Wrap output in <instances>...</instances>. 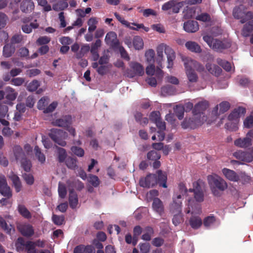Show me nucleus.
Here are the masks:
<instances>
[{
	"mask_svg": "<svg viewBox=\"0 0 253 253\" xmlns=\"http://www.w3.org/2000/svg\"><path fill=\"white\" fill-rule=\"evenodd\" d=\"M207 180L211 192L215 196H220L222 192L227 188L226 181L216 174L208 175Z\"/></svg>",
	"mask_w": 253,
	"mask_h": 253,
	"instance_id": "obj_4",
	"label": "nucleus"
},
{
	"mask_svg": "<svg viewBox=\"0 0 253 253\" xmlns=\"http://www.w3.org/2000/svg\"><path fill=\"white\" fill-rule=\"evenodd\" d=\"M9 178L12 180L16 192H19L21 189V183L19 177L14 173L9 174Z\"/></svg>",
	"mask_w": 253,
	"mask_h": 253,
	"instance_id": "obj_24",
	"label": "nucleus"
},
{
	"mask_svg": "<svg viewBox=\"0 0 253 253\" xmlns=\"http://www.w3.org/2000/svg\"><path fill=\"white\" fill-rule=\"evenodd\" d=\"M49 135L55 143L59 145L65 146L66 145V142L64 140L67 138L68 135L63 130L53 128L51 129Z\"/></svg>",
	"mask_w": 253,
	"mask_h": 253,
	"instance_id": "obj_9",
	"label": "nucleus"
},
{
	"mask_svg": "<svg viewBox=\"0 0 253 253\" xmlns=\"http://www.w3.org/2000/svg\"><path fill=\"white\" fill-rule=\"evenodd\" d=\"M203 40L211 48L217 51H221L226 49L229 47L231 44V42L229 40L220 41L209 36H204Z\"/></svg>",
	"mask_w": 253,
	"mask_h": 253,
	"instance_id": "obj_6",
	"label": "nucleus"
},
{
	"mask_svg": "<svg viewBox=\"0 0 253 253\" xmlns=\"http://www.w3.org/2000/svg\"><path fill=\"white\" fill-rule=\"evenodd\" d=\"M146 73L148 76L155 75L158 79H161L163 76L162 70L159 68H157L156 69L153 64H151L146 67Z\"/></svg>",
	"mask_w": 253,
	"mask_h": 253,
	"instance_id": "obj_19",
	"label": "nucleus"
},
{
	"mask_svg": "<svg viewBox=\"0 0 253 253\" xmlns=\"http://www.w3.org/2000/svg\"><path fill=\"white\" fill-rule=\"evenodd\" d=\"M0 226L7 233L10 234L14 229L11 225H7L2 217L0 216Z\"/></svg>",
	"mask_w": 253,
	"mask_h": 253,
	"instance_id": "obj_37",
	"label": "nucleus"
},
{
	"mask_svg": "<svg viewBox=\"0 0 253 253\" xmlns=\"http://www.w3.org/2000/svg\"><path fill=\"white\" fill-rule=\"evenodd\" d=\"M253 30V20H251L246 24L242 30V35L244 37L249 35Z\"/></svg>",
	"mask_w": 253,
	"mask_h": 253,
	"instance_id": "obj_38",
	"label": "nucleus"
},
{
	"mask_svg": "<svg viewBox=\"0 0 253 253\" xmlns=\"http://www.w3.org/2000/svg\"><path fill=\"white\" fill-rule=\"evenodd\" d=\"M26 245V242L25 241L24 239L22 238H19L16 243L15 247L18 251H23L25 250Z\"/></svg>",
	"mask_w": 253,
	"mask_h": 253,
	"instance_id": "obj_42",
	"label": "nucleus"
},
{
	"mask_svg": "<svg viewBox=\"0 0 253 253\" xmlns=\"http://www.w3.org/2000/svg\"><path fill=\"white\" fill-rule=\"evenodd\" d=\"M105 41L107 44L112 45L117 41V35L114 32H110L106 36Z\"/></svg>",
	"mask_w": 253,
	"mask_h": 253,
	"instance_id": "obj_35",
	"label": "nucleus"
},
{
	"mask_svg": "<svg viewBox=\"0 0 253 253\" xmlns=\"http://www.w3.org/2000/svg\"><path fill=\"white\" fill-rule=\"evenodd\" d=\"M56 152L58 158H66L67 156L65 150L62 148L56 147Z\"/></svg>",
	"mask_w": 253,
	"mask_h": 253,
	"instance_id": "obj_61",
	"label": "nucleus"
},
{
	"mask_svg": "<svg viewBox=\"0 0 253 253\" xmlns=\"http://www.w3.org/2000/svg\"><path fill=\"white\" fill-rule=\"evenodd\" d=\"M71 151L73 154L79 157H82L84 155V150L77 146H73L71 148Z\"/></svg>",
	"mask_w": 253,
	"mask_h": 253,
	"instance_id": "obj_56",
	"label": "nucleus"
},
{
	"mask_svg": "<svg viewBox=\"0 0 253 253\" xmlns=\"http://www.w3.org/2000/svg\"><path fill=\"white\" fill-rule=\"evenodd\" d=\"M206 67L209 73L216 76H218L221 72L220 68L210 63H208L206 65Z\"/></svg>",
	"mask_w": 253,
	"mask_h": 253,
	"instance_id": "obj_29",
	"label": "nucleus"
},
{
	"mask_svg": "<svg viewBox=\"0 0 253 253\" xmlns=\"http://www.w3.org/2000/svg\"><path fill=\"white\" fill-rule=\"evenodd\" d=\"M114 15L116 17V18L124 25L126 26L127 28H129L130 29V28H132L131 26H133V23H130L126 20H125L124 18H123L118 13H115Z\"/></svg>",
	"mask_w": 253,
	"mask_h": 253,
	"instance_id": "obj_51",
	"label": "nucleus"
},
{
	"mask_svg": "<svg viewBox=\"0 0 253 253\" xmlns=\"http://www.w3.org/2000/svg\"><path fill=\"white\" fill-rule=\"evenodd\" d=\"M217 63L222 66L224 69H225L227 71H230L232 69L231 65V64L221 58H217Z\"/></svg>",
	"mask_w": 253,
	"mask_h": 253,
	"instance_id": "obj_44",
	"label": "nucleus"
},
{
	"mask_svg": "<svg viewBox=\"0 0 253 253\" xmlns=\"http://www.w3.org/2000/svg\"><path fill=\"white\" fill-rule=\"evenodd\" d=\"M183 2H176L175 0H172L165 3L162 7V10L164 11L169 10V13H178L180 8L183 6Z\"/></svg>",
	"mask_w": 253,
	"mask_h": 253,
	"instance_id": "obj_12",
	"label": "nucleus"
},
{
	"mask_svg": "<svg viewBox=\"0 0 253 253\" xmlns=\"http://www.w3.org/2000/svg\"><path fill=\"white\" fill-rule=\"evenodd\" d=\"M233 15L235 18L241 19V22L244 23L247 20L253 18V12L249 11L246 13L244 11V6L241 5L233 10Z\"/></svg>",
	"mask_w": 253,
	"mask_h": 253,
	"instance_id": "obj_10",
	"label": "nucleus"
},
{
	"mask_svg": "<svg viewBox=\"0 0 253 253\" xmlns=\"http://www.w3.org/2000/svg\"><path fill=\"white\" fill-rule=\"evenodd\" d=\"M151 28L153 30L159 33H164L165 32L164 26L160 24H153L152 25Z\"/></svg>",
	"mask_w": 253,
	"mask_h": 253,
	"instance_id": "obj_63",
	"label": "nucleus"
},
{
	"mask_svg": "<svg viewBox=\"0 0 253 253\" xmlns=\"http://www.w3.org/2000/svg\"><path fill=\"white\" fill-rule=\"evenodd\" d=\"M98 23V19L95 17H91L88 19L87 24L88 26V31L89 33H92L96 30Z\"/></svg>",
	"mask_w": 253,
	"mask_h": 253,
	"instance_id": "obj_31",
	"label": "nucleus"
},
{
	"mask_svg": "<svg viewBox=\"0 0 253 253\" xmlns=\"http://www.w3.org/2000/svg\"><path fill=\"white\" fill-rule=\"evenodd\" d=\"M39 5L42 7L44 12H48L52 10L51 5L48 3L47 0H36Z\"/></svg>",
	"mask_w": 253,
	"mask_h": 253,
	"instance_id": "obj_41",
	"label": "nucleus"
},
{
	"mask_svg": "<svg viewBox=\"0 0 253 253\" xmlns=\"http://www.w3.org/2000/svg\"><path fill=\"white\" fill-rule=\"evenodd\" d=\"M182 61L184 62L185 70L195 69L197 71L201 72L204 69L203 65L189 57H184L182 58Z\"/></svg>",
	"mask_w": 253,
	"mask_h": 253,
	"instance_id": "obj_13",
	"label": "nucleus"
},
{
	"mask_svg": "<svg viewBox=\"0 0 253 253\" xmlns=\"http://www.w3.org/2000/svg\"><path fill=\"white\" fill-rule=\"evenodd\" d=\"M132 46L136 50H140L143 48L144 42L142 39L139 36H135L132 40Z\"/></svg>",
	"mask_w": 253,
	"mask_h": 253,
	"instance_id": "obj_32",
	"label": "nucleus"
},
{
	"mask_svg": "<svg viewBox=\"0 0 253 253\" xmlns=\"http://www.w3.org/2000/svg\"><path fill=\"white\" fill-rule=\"evenodd\" d=\"M179 190L182 196L188 193H193L194 198L197 202H201L204 201V187L201 183L194 182L193 183V188L190 189L188 192L183 184H180L179 185Z\"/></svg>",
	"mask_w": 253,
	"mask_h": 253,
	"instance_id": "obj_5",
	"label": "nucleus"
},
{
	"mask_svg": "<svg viewBox=\"0 0 253 253\" xmlns=\"http://www.w3.org/2000/svg\"><path fill=\"white\" fill-rule=\"evenodd\" d=\"M130 70L127 71L126 74L129 78H133L135 76H141L144 73L143 66L139 63L132 61L129 63Z\"/></svg>",
	"mask_w": 253,
	"mask_h": 253,
	"instance_id": "obj_11",
	"label": "nucleus"
},
{
	"mask_svg": "<svg viewBox=\"0 0 253 253\" xmlns=\"http://www.w3.org/2000/svg\"><path fill=\"white\" fill-rule=\"evenodd\" d=\"M157 56L155 62L158 65L162 67L164 61L163 52L165 51L167 55L168 61V68H171L173 66V61L175 58V53L173 50L169 46L164 43L159 44L156 48Z\"/></svg>",
	"mask_w": 253,
	"mask_h": 253,
	"instance_id": "obj_3",
	"label": "nucleus"
},
{
	"mask_svg": "<svg viewBox=\"0 0 253 253\" xmlns=\"http://www.w3.org/2000/svg\"><path fill=\"white\" fill-rule=\"evenodd\" d=\"M230 107V104L228 102H222L215 106L212 111V114L217 116L227 111Z\"/></svg>",
	"mask_w": 253,
	"mask_h": 253,
	"instance_id": "obj_18",
	"label": "nucleus"
},
{
	"mask_svg": "<svg viewBox=\"0 0 253 253\" xmlns=\"http://www.w3.org/2000/svg\"><path fill=\"white\" fill-rule=\"evenodd\" d=\"M222 171L223 175L227 179L234 182L239 180V176L234 171L224 168Z\"/></svg>",
	"mask_w": 253,
	"mask_h": 253,
	"instance_id": "obj_20",
	"label": "nucleus"
},
{
	"mask_svg": "<svg viewBox=\"0 0 253 253\" xmlns=\"http://www.w3.org/2000/svg\"><path fill=\"white\" fill-rule=\"evenodd\" d=\"M183 28L187 32L194 33L198 30L199 25L197 21H189L184 23Z\"/></svg>",
	"mask_w": 253,
	"mask_h": 253,
	"instance_id": "obj_21",
	"label": "nucleus"
},
{
	"mask_svg": "<svg viewBox=\"0 0 253 253\" xmlns=\"http://www.w3.org/2000/svg\"><path fill=\"white\" fill-rule=\"evenodd\" d=\"M88 182L94 187H97L100 184L98 177L92 174H89L87 179Z\"/></svg>",
	"mask_w": 253,
	"mask_h": 253,
	"instance_id": "obj_43",
	"label": "nucleus"
},
{
	"mask_svg": "<svg viewBox=\"0 0 253 253\" xmlns=\"http://www.w3.org/2000/svg\"><path fill=\"white\" fill-rule=\"evenodd\" d=\"M69 201L71 208L75 209L77 208L78 204V198L77 193L73 190L70 191Z\"/></svg>",
	"mask_w": 253,
	"mask_h": 253,
	"instance_id": "obj_28",
	"label": "nucleus"
},
{
	"mask_svg": "<svg viewBox=\"0 0 253 253\" xmlns=\"http://www.w3.org/2000/svg\"><path fill=\"white\" fill-rule=\"evenodd\" d=\"M142 232V229L139 226H137L134 227L133 230V234H134V237L133 239V242L132 244L133 245H135L137 243V237Z\"/></svg>",
	"mask_w": 253,
	"mask_h": 253,
	"instance_id": "obj_55",
	"label": "nucleus"
},
{
	"mask_svg": "<svg viewBox=\"0 0 253 253\" xmlns=\"http://www.w3.org/2000/svg\"><path fill=\"white\" fill-rule=\"evenodd\" d=\"M6 98L10 101L14 100L17 97L18 93L14 89L10 87H7L5 88Z\"/></svg>",
	"mask_w": 253,
	"mask_h": 253,
	"instance_id": "obj_33",
	"label": "nucleus"
},
{
	"mask_svg": "<svg viewBox=\"0 0 253 253\" xmlns=\"http://www.w3.org/2000/svg\"><path fill=\"white\" fill-rule=\"evenodd\" d=\"M21 166L26 171H29L32 167L31 162L29 159H22Z\"/></svg>",
	"mask_w": 253,
	"mask_h": 253,
	"instance_id": "obj_53",
	"label": "nucleus"
},
{
	"mask_svg": "<svg viewBox=\"0 0 253 253\" xmlns=\"http://www.w3.org/2000/svg\"><path fill=\"white\" fill-rule=\"evenodd\" d=\"M22 177L25 182L29 185H32L34 183V177L33 175L31 173H23L22 174Z\"/></svg>",
	"mask_w": 253,
	"mask_h": 253,
	"instance_id": "obj_48",
	"label": "nucleus"
},
{
	"mask_svg": "<svg viewBox=\"0 0 253 253\" xmlns=\"http://www.w3.org/2000/svg\"><path fill=\"white\" fill-rule=\"evenodd\" d=\"M158 178L157 183H159L160 185L164 188H167L166 182L167 180V175L166 173L162 171L161 170H158L157 171Z\"/></svg>",
	"mask_w": 253,
	"mask_h": 253,
	"instance_id": "obj_30",
	"label": "nucleus"
},
{
	"mask_svg": "<svg viewBox=\"0 0 253 253\" xmlns=\"http://www.w3.org/2000/svg\"><path fill=\"white\" fill-rule=\"evenodd\" d=\"M185 46L187 49L191 52L200 53L201 51V48L200 45L195 42L188 41L185 43Z\"/></svg>",
	"mask_w": 253,
	"mask_h": 253,
	"instance_id": "obj_27",
	"label": "nucleus"
},
{
	"mask_svg": "<svg viewBox=\"0 0 253 253\" xmlns=\"http://www.w3.org/2000/svg\"><path fill=\"white\" fill-rule=\"evenodd\" d=\"M17 228L22 235L25 237H31L34 235V230L33 227L28 223H19Z\"/></svg>",
	"mask_w": 253,
	"mask_h": 253,
	"instance_id": "obj_15",
	"label": "nucleus"
},
{
	"mask_svg": "<svg viewBox=\"0 0 253 253\" xmlns=\"http://www.w3.org/2000/svg\"><path fill=\"white\" fill-rule=\"evenodd\" d=\"M140 12L142 13L143 15L145 17H148L150 15L156 16L157 14L156 11L151 8H147L144 10L141 9Z\"/></svg>",
	"mask_w": 253,
	"mask_h": 253,
	"instance_id": "obj_59",
	"label": "nucleus"
},
{
	"mask_svg": "<svg viewBox=\"0 0 253 253\" xmlns=\"http://www.w3.org/2000/svg\"><path fill=\"white\" fill-rule=\"evenodd\" d=\"M13 152L16 158L23 157L25 154L22 148L19 146H16L13 148Z\"/></svg>",
	"mask_w": 253,
	"mask_h": 253,
	"instance_id": "obj_58",
	"label": "nucleus"
},
{
	"mask_svg": "<svg viewBox=\"0 0 253 253\" xmlns=\"http://www.w3.org/2000/svg\"><path fill=\"white\" fill-rule=\"evenodd\" d=\"M175 92V88L169 85L163 87L161 90V93L164 96L173 95Z\"/></svg>",
	"mask_w": 253,
	"mask_h": 253,
	"instance_id": "obj_36",
	"label": "nucleus"
},
{
	"mask_svg": "<svg viewBox=\"0 0 253 253\" xmlns=\"http://www.w3.org/2000/svg\"><path fill=\"white\" fill-rule=\"evenodd\" d=\"M153 210L161 214L164 211V206L162 202L159 198H154L152 204Z\"/></svg>",
	"mask_w": 253,
	"mask_h": 253,
	"instance_id": "obj_25",
	"label": "nucleus"
},
{
	"mask_svg": "<svg viewBox=\"0 0 253 253\" xmlns=\"http://www.w3.org/2000/svg\"><path fill=\"white\" fill-rule=\"evenodd\" d=\"M64 216H58L55 214H53L52 216V220L53 222L58 225H60L62 224L64 221Z\"/></svg>",
	"mask_w": 253,
	"mask_h": 253,
	"instance_id": "obj_62",
	"label": "nucleus"
},
{
	"mask_svg": "<svg viewBox=\"0 0 253 253\" xmlns=\"http://www.w3.org/2000/svg\"><path fill=\"white\" fill-rule=\"evenodd\" d=\"M140 250L141 253H148L150 251V245L148 243H143L139 245Z\"/></svg>",
	"mask_w": 253,
	"mask_h": 253,
	"instance_id": "obj_64",
	"label": "nucleus"
},
{
	"mask_svg": "<svg viewBox=\"0 0 253 253\" xmlns=\"http://www.w3.org/2000/svg\"><path fill=\"white\" fill-rule=\"evenodd\" d=\"M157 183V179L155 174H149L144 178H141L139 181L140 185L143 187L150 188Z\"/></svg>",
	"mask_w": 253,
	"mask_h": 253,
	"instance_id": "obj_14",
	"label": "nucleus"
},
{
	"mask_svg": "<svg viewBox=\"0 0 253 253\" xmlns=\"http://www.w3.org/2000/svg\"><path fill=\"white\" fill-rule=\"evenodd\" d=\"M181 198L182 195L181 194L178 195L176 198H173V203L170 207L171 211L174 214L172 222L175 226L180 224L183 220L181 213L182 204L181 201Z\"/></svg>",
	"mask_w": 253,
	"mask_h": 253,
	"instance_id": "obj_8",
	"label": "nucleus"
},
{
	"mask_svg": "<svg viewBox=\"0 0 253 253\" xmlns=\"http://www.w3.org/2000/svg\"><path fill=\"white\" fill-rule=\"evenodd\" d=\"M0 193L8 198L12 196L10 188L8 186L5 176L0 174Z\"/></svg>",
	"mask_w": 253,
	"mask_h": 253,
	"instance_id": "obj_16",
	"label": "nucleus"
},
{
	"mask_svg": "<svg viewBox=\"0 0 253 253\" xmlns=\"http://www.w3.org/2000/svg\"><path fill=\"white\" fill-rule=\"evenodd\" d=\"M49 99L47 97H42L38 102L37 107L40 110H44L45 108L46 105L48 104Z\"/></svg>",
	"mask_w": 253,
	"mask_h": 253,
	"instance_id": "obj_49",
	"label": "nucleus"
},
{
	"mask_svg": "<svg viewBox=\"0 0 253 253\" xmlns=\"http://www.w3.org/2000/svg\"><path fill=\"white\" fill-rule=\"evenodd\" d=\"M58 194L60 197L64 198L65 197L67 194L66 188L64 184L61 182L59 183L58 184Z\"/></svg>",
	"mask_w": 253,
	"mask_h": 253,
	"instance_id": "obj_52",
	"label": "nucleus"
},
{
	"mask_svg": "<svg viewBox=\"0 0 253 253\" xmlns=\"http://www.w3.org/2000/svg\"><path fill=\"white\" fill-rule=\"evenodd\" d=\"M39 25L35 21L34 22L31 23L30 25H25L22 27V30L24 33H30L32 32V29L37 28Z\"/></svg>",
	"mask_w": 253,
	"mask_h": 253,
	"instance_id": "obj_45",
	"label": "nucleus"
},
{
	"mask_svg": "<svg viewBox=\"0 0 253 253\" xmlns=\"http://www.w3.org/2000/svg\"><path fill=\"white\" fill-rule=\"evenodd\" d=\"M54 126L60 127H68L72 123V119L70 116H65L62 118L56 120L52 122Z\"/></svg>",
	"mask_w": 253,
	"mask_h": 253,
	"instance_id": "obj_17",
	"label": "nucleus"
},
{
	"mask_svg": "<svg viewBox=\"0 0 253 253\" xmlns=\"http://www.w3.org/2000/svg\"><path fill=\"white\" fill-rule=\"evenodd\" d=\"M245 113L246 109L243 107H238L235 109L228 116V120L230 122L226 124L227 128L232 131L237 130L239 119L244 116Z\"/></svg>",
	"mask_w": 253,
	"mask_h": 253,
	"instance_id": "obj_7",
	"label": "nucleus"
},
{
	"mask_svg": "<svg viewBox=\"0 0 253 253\" xmlns=\"http://www.w3.org/2000/svg\"><path fill=\"white\" fill-rule=\"evenodd\" d=\"M215 221V217L213 216H209L205 218L204 220V224L206 227H210L214 224Z\"/></svg>",
	"mask_w": 253,
	"mask_h": 253,
	"instance_id": "obj_57",
	"label": "nucleus"
},
{
	"mask_svg": "<svg viewBox=\"0 0 253 253\" xmlns=\"http://www.w3.org/2000/svg\"><path fill=\"white\" fill-rule=\"evenodd\" d=\"M19 212L24 217L29 218L31 217V214L27 209L24 206L20 205L18 207Z\"/></svg>",
	"mask_w": 253,
	"mask_h": 253,
	"instance_id": "obj_39",
	"label": "nucleus"
},
{
	"mask_svg": "<svg viewBox=\"0 0 253 253\" xmlns=\"http://www.w3.org/2000/svg\"><path fill=\"white\" fill-rule=\"evenodd\" d=\"M67 166L71 169H75L77 167V159H59V162H63L64 160Z\"/></svg>",
	"mask_w": 253,
	"mask_h": 253,
	"instance_id": "obj_46",
	"label": "nucleus"
},
{
	"mask_svg": "<svg viewBox=\"0 0 253 253\" xmlns=\"http://www.w3.org/2000/svg\"><path fill=\"white\" fill-rule=\"evenodd\" d=\"M15 50V46L12 44H6L3 48V56L6 58L9 57L14 53Z\"/></svg>",
	"mask_w": 253,
	"mask_h": 253,
	"instance_id": "obj_26",
	"label": "nucleus"
},
{
	"mask_svg": "<svg viewBox=\"0 0 253 253\" xmlns=\"http://www.w3.org/2000/svg\"><path fill=\"white\" fill-rule=\"evenodd\" d=\"M208 101L202 100L197 103L193 110V116L192 118L185 119L181 124L182 128H195L201 126L206 120L207 117L204 112L209 107Z\"/></svg>",
	"mask_w": 253,
	"mask_h": 253,
	"instance_id": "obj_1",
	"label": "nucleus"
},
{
	"mask_svg": "<svg viewBox=\"0 0 253 253\" xmlns=\"http://www.w3.org/2000/svg\"><path fill=\"white\" fill-rule=\"evenodd\" d=\"M244 126L246 128H251L253 126V112L244 120Z\"/></svg>",
	"mask_w": 253,
	"mask_h": 253,
	"instance_id": "obj_50",
	"label": "nucleus"
},
{
	"mask_svg": "<svg viewBox=\"0 0 253 253\" xmlns=\"http://www.w3.org/2000/svg\"><path fill=\"white\" fill-rule=\"evenodd\" d=\"M188 79L190 82H196L198 80V76L193 70H185Z\"/></svg>",
	"mask_w": 253,
	"mask_h": 253,
	"instance_id": "obj_40",
	"label": "nucleus"
},
{
	"mask_svg": "<svg viewBox=\"0 0 253 253\" xmlns=\"http://www.w3.org/2000/svg\"><path fill=\"white\" fill-rule=\"evenodd\" d=\"M184 211L186 214L190 215L187 217L189 218V223L192 228L197 229L201 226L202 220L198 216L201 212V208L199 204L195 203L192 199H188Z\"/></svg>",
	"mask_w": 253,
	"mask_h": 253,
	"instance_id": "obj_2",
	"label": "nucleus"
},
{
	"mask_svg": "<svg viewBox=\"0 0 253 253\" xmlns=\"http://www.w3.org/2000/svg\"><path fill=\"white\" fill-rule=\"evenodd\" d=\"M25 250L27 253H36L37 251L34 242L27 241Z\"/></svg>",
	"mask_w": 253,
	"mask_h": 253,
	"instance_id": "obj_47",
	"label": "nucleus"
},
{
	"mask_svg": "<svg viewBox=\"0 0 253 253\" xmlns=\"http://www.w3.org/2000/svg\"><path fill=\"white\" fill-rule=\"evenodd\" d=\"M184 108L181 106H177L174 109V112L179 120H181L183 117Z\"/></svg>",
	"mask_w": 253,
	"mask_h": 253,
	"instance_id": "obj_60",
	"label": "nucleus"
},
{
	"mask_svg": "<svg viewBox=\"0 0 253 253\" xmlns=\"http://www.w3.org/2000/svg\"><path fill=\"white\" fill-rule=\"evenodd\" d=\"M234 144L241 148H246L251 145V139L247 136L244 138H240L235 140Z\"/></svg>",
	"mask_w": 253,
	"mask_h": 253,
	"instance_id": "obj_23",
	"label": "nucleus"
},
{
	"mask_svg": "<svg viewBox=\"0 0 253 253\" xmlns=\"http://www.w3.org/2000/svg\"><path fill=\"white\" fill-rule=\"evenodd\" d=\"M155 53L153 49H149L145 51V58L147 62L153 64L155 62Z\"/></svg>",
	"mask_w": 253,
	"mask_h": 253,
	"instance_id": "obj_34",
	"label": "nucleus"
},
{
	"mask_svg": "<svg viewBox=\"0 0 253 253\" xmlns=\"http://www.w3.org/2000/svg\"><path fill=\"white\" fill-rule=\"evenodd\" d=\"M35 7L34 2L31 0H25L22 2L20 6L21 10L24 12L32 11Z\"/></svg>",
	"mask_w": 253,
	"mask_h": 253,
	"instance_id": "obj_22",
	"label": "nucleus"
},
{
	"mask_svg": "<svg viewBox=\"0 0 253 253\" xmlns=\"http://www.w3.org/2000/svg\"><path fill=\"white\" fill-rule=\"evenodd\" d=\"M40 85V83L38 81L34 80L28 84L27 89L30 91H34L38 89Z\"/></svg>",
	"mask_w": 253,
	"mask_h": 253,
	"instance_id": "obj_54",
	"label": "nucleus"
}]
</instances>
